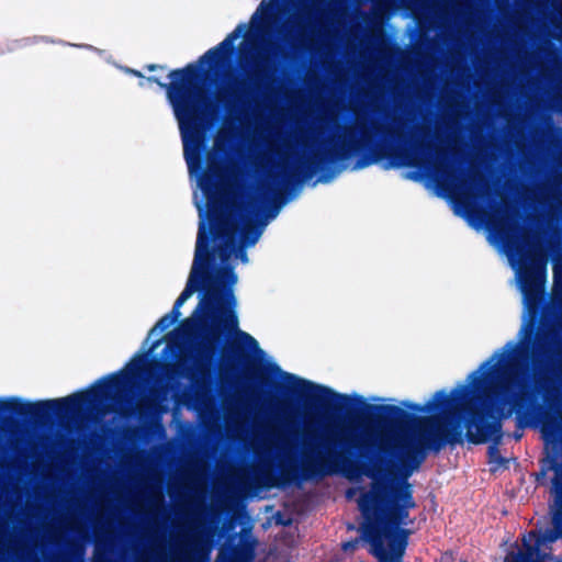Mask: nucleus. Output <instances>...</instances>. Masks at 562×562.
Returning a JSON list of instances; mask_svg holds the SVG:
<instances>
[{
    "mask_svg": "<svg viewBox=\"0 0 562 562\" xmlns=\"http://www.w3.org/2000/svg\"><path fill=\"white\" fill-rule=\"evenodd\" d=\"M233 193L231 177L226 173L216 175L210 170L205 177L196 179L194 202L199 210L200 228L198 233L195 255L191 273L186 289L175 303L172 315L164 317L149 333V339L158 336L180 316V307L196 291L200 280L206 290L203 299L195 308L191 318L186 323L183 331L190 344L212 345L222 333L235 334L236 339L248 349H255L257 341L248 334L237 329L238 319L235 314L236 301L232 286L236 284L237 277L228 267L237 261L245 262L244 248L254 245L261 234V229L251 226L247 218L240 217L231 211L227 218L221 220L216 225L214 240L221 246L220 257L223 267L213 271L207 278L203 277L207 263L206 224L203 220V204L207 221H212L217 212L218 204L228 201Z\"/></svg>",
    "mask_w": 562,
    "mask_h": 562,
    "instance_id": "nucleus-1",
    "label": "nucleus"
},
{
    "mask_svg": "<svg viewBox=\"0 0 562 562\" xmlns=\"http://www.w3.org/2000/svg\"><path fill=\"white\" fill-rule=\"evenodd\" d=\"M170 77L171 82L167 89V94L179 123L184 158L193 179L199 166L200 147L196 120L199 114L206 111V103L202 92L196 88L194 68L175 71Z\"/></svg>",
    "mask_w": 562,
    "mask_h": 562,
    "instance_id": "nucleus-2",
    "label": "nucleus"
},
{
    "mask_svg": "<svg viewBox=\"0 0 562 562\" xmlns=\"http://www.w3.org/2000/svg\"><path fill=\"white\" fill-rule=\"evenodd\" d=\"M529 261L527 266L524 263H516L515 257L509 255L512 267L516 270L520 289L525 294L532 295L538 292L542 285L544 277V263L541 257L532 256L527 258Z\"/></svg>",
    "mask_w": 562,
    "mask_h": 562,
    "instance_id": "nucleus-3",
    "label": "nucleus"
},
{
    "mask_svg": "<svg viewBox=\"0 0 562 562\" xmlns=\"http://www.w3.org/2000/svg\"><path fill=\"white\" fill-rule=\"evenodd\" d=\"M240 29H237L236 32L227 37L218 47L209 50L200 60L199 65L195 68L210 71L213 68L217 67L220 64L226 60L231 49L232 43L235 38L238 37Z\"/></svg>",
    "mask_w": 562,
    "mask_h": 562,
    "instance_id": "nucleus-4",
    "label": "nucleus"
},
{
    "mask_svg": "<svg viewBox=\"0 0 562 562\" xmlns=\"http://www.w3.org/2000/svg\"><path fill=\"white\" fill-rule=\"evenodd\" d=\"M515 379L503 376L497 384L486 391L483 400H479L483 409L497 405L499 401L508 400L515 390Z\"/></svg>",
    "mask_w": 562,
    "mask_h": 562,
    "instance_id": "nucleus-5",
    "label": "nucleus"
},
{
    "mask_svg": "<svg viewBox=\"0 0 562 562\" xmlns=\"http://www.w3.org/2000/svg\"><path fill=\"white\" fill-rule=\"evenodd\" d=\"M99 401V394L94 390L74 394L65 400V409L67 414L76 415L94 408Z\"/></svg>",
    "mask_w": 562,
    "mask_h": 562,
    "instance_id": "nucleus-6",
    "label": "nucleus"
},
{
    "mask_svg": "<svg viewBox=\"0 0 562 562\" xmlns=\"http://www.w3.org/2000/svg\"><path fill=\"white\" fill-rule=\"evenodd\" d=\"M446 436V428L436 420H428L419 423L418 428L415 429L414 449L423 447L430 441L442 438Z\"/></svg>",
    "mask_w": 562,
    "mask_h": 562,
    "instance_id": "nucleus-7",
    "label": "nucleus"
},
{
    "mask_svg": "<svg viewBox=\"0 0 562 562\" xmlns=\"http://www.w3.org/2000/svg\"><path fill=\"white\" fill-rule=\"evenodd\" d=\"M288 383L293 387L294 391L311 398H325L329 393V391L323 386L312 384L295 376H288Z\"/></svg>",
    "mask_w": 562,
    "mask_h": 562,
    "instance_id": "nucleus-8",
    "label": "nucleus"
},
{
    "mask_svg": "<svg viewBox=\"0 0 562 562\" xmlns=\"http://www.w3.org/2000/svg\"><path fill=\"white\" fill-rule=\"evenodd\" d=\"M364 538L371 543L373 553L381 560L384 561L387 558V552L383 548L384 543L387 546L392 544V535L383 532L382 535H374L372 529L366 527L363 529Z\"/></svg>",
    "mask_w": 562,
    "mask_h": 562,
    "instance_id": "nucleus-9",
    "label": "nucleus"
},
{
    "mask_svg": "<svg viewBox=\"0 0 562 562\" xmlns=\"http://www.w3.org/2000/svg\"><path fill=\"white\" fill-rule=\"evenodd\" d=\"M272 1L273 0L262 1V3L260 4V7L258 8V10L256 11V13L252 16L251 22L254 25L261 26L266 23V19L270 14V11H271Z\"/></svg>",
    "mask_w": 562,
    "mask_h": 562,
    "instance_id": "nucleus-10",
    "label": "nucleus"
},
{
    "mask_svg": "<svg viewBox=\"0 0 562 562\" xmlns=\"http://www.w3.org/2000/svg\"><path fill=\"white\" fill-rule=\"evenodd\" d=\"M364 431H366V438L362 440L363 443H378L380 447L382 448H391V447H398V446H403L402 441L401 440H397L395 441L394 445H391L389 442H386V440L384 439V437H373V432L370 430L369 427H366L364 428Z\"/></svg>",
    "mask_w": 562,
    "mask_h": 562,
    "instance_id": "nucleus-11",
    "label": "nucleus"
},
{
    "mask_svg": "<svg viewBox=\"0 0 562 562\" xmlns=\"http://www.w3.org/2000/svg\"><path fill=\"white\" fill-rule=\"evenodd\" d=\"M475 419H476V416L474 415L472 417L471 425L468 427V434H469L470 440L472 442L480 443V442L485 441L487 434L481 429H477L476 432L473 431L472 427H473V424L475 423Z\"/></svg>",
    "mask_w": 562,
    "mask_h": 562,
    "instance_id": "nucleus-12",
    "label": "nucleus"
},
{
    "mask_svg": "<svg viewBox=\"0 0 562 562\" xmlns=\"http://www.w3.org/2000/svg\"><path fill=\"white\" fill-rule=\"evenodd\" d=\"M560 522H561V518L559 515H555L553 517V524H554V527L557 529L554 535H543V540H554L557 539L562 532L561 531H558V528L560 527Z\"/></svg>",
    "mask_w": 562,
    "mask_h": 562,
    "instance_id": "nucleus-13",
    "label": "nucleus"
},
{
    "mask_svg": "<svg viewBox=\"0 0 562 562\" xmlns=\"http://www.w3.org/2000/svg\"><path fill=\"white\" fill-rule=\"evenodd\" d=\"M144 361L143 357L139 356V357H136L135 359L132 360V362L130 363L128 366V370L131 372H135L138 368H139V364Z\"/></svg>",
    "mask_w": 562,
    "mask_h": 562,
    "instance_id": "nucleus-14",
    "label": "nucleus"
},
{
    "mask_svg": "<svg viewBox=\"0 0 562 562\" xmlns=\"http://www.w3.org/2000/svg\"><path fill=\"white\" fill-rule=\"evenodd\" d=\"M151 80H153V81H157V82H158V79H156V78H147V79H145V80H142L139 85H140L142 87H145V86H146V83H147V82H150Z\"/></svg>",
    "mask_w": 562,
    "mask_h": 562,
    "instance_id": "nucleus-15",
    "label": "nucleus"
},
{
    "mask_svg": "<svg viewBox=\"0 0 562 562\" xmlns=\"http://www.w3.org/2000/svg\"><path fill=\"white\" fill-rule=\"evenodd\" d=\"M474 408L475 409L477 408V402L476 401L471 403L470 409H474Z\"/></svg>",
    "mask_w": 562,
    "mask_h": 562,
    "instance_id": "nucleus-16",
    "label": "nucleus"
},
{
    "mask_svg": "<svg viewBox=\"0 0 562 562\" xmlns=\"http://www.w3.org/2000/svg\"><path fill=\"white\" fill-rule=\"evenodd\" d=\"M405 505L411 506V505H413V503L411 501H405Z\"/></svg>",
    "mask_w": 562,
    "mask_h": 562,
    "instance_id": "nucleus-17",
    "label": "nucleus"
},
{
    "mask_svg": "<svg viewBox=\"0 0 562 562\" xmlns=\"http://www.w3.org/2000/svg\"><path fill=\"white\" fill-rule=\"evenodd\" d=\"M36 406H37V411H38V409H40V406H41V403H40V402H37V403H36Z\"/></svg>",
    "mask_w": 562,
    "mask_h": 562,
    "instance_id": "nucleus-18",
    "label": "nucleus"
},
{
    "mask_svg": "<svg viewBox=\"0 0 562 562\" xmlns=\"http://www.w3.org/2000/svg\"><path fill=\"white\" fill-rule=\"evenodd\" d=\"M401 547H402V543H398V553L401 552Z\"/></svg>",
    "mask_w": 562,
    "mask_h": 562,
    "instance_id": "nucleus-19",
    "label": "nucleus"
},
{
    "mask_svg": "<svg viewBox=\"0 0 562 562\" xmlns=\"http://www.w3.org/2000/svg\"><path fill=\"white\" fill-rule=\"evenodd\" d=\"M155 66H149L148 69L149 70H154Z\"/></svg>",
    "mask_w": 562,
    "mask_h": 562,
    "instance_id": "nucleus-20",
    "label": "nucleus"
}]
</instances>
